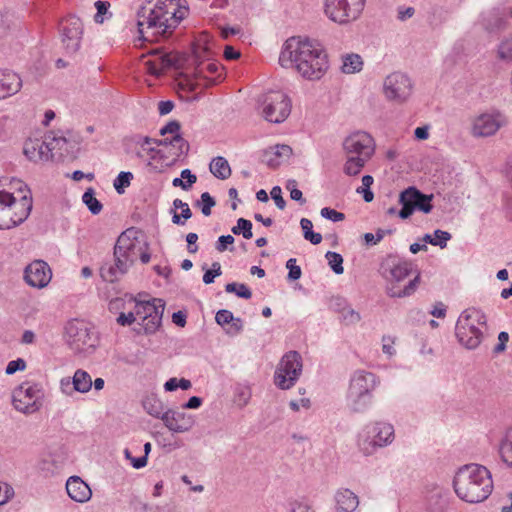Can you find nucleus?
I'll list each match as a JSON object with an SVG mask.
<instances>
[{"mask_svg":"<svg viewBox=\"0 0 512 512\" xmlns=\"http://www.w3.org/2000/svg\"><path fill=\"white\" fill-rule=\"evenodd\" d=\"M282 67H292L305 79L319 80L329 67L323 45L309 38L291 37L286 40L279 56Z\"/></svg>","mask_w":512,"mask_h":512,"instance_id":"nucleus-1","label":"nucleus"},{"mask_svg":"<svg viewBox=\"0 0 512 512\" xmlns=\"http://www.w3.org/2000/svg\"><path fill=\"white\" fill-rule=\"evenodd\" d=\"M453 487L456 495L468 503L486 500L493 490L490 471L480 464H466L455 473Z\"/></svg>","mask_w":512,"mask_h":512,"instance_id":"nucleus-2","label":"nucleus"},{"mask_svg":"<svg viewBox=\"0 0 512 512\" xmlns=\"http://www.w3.org/2000/svg\"><path fill=\"white\" fill-rule=\"evenodd\" d=\"M412 263L397 254H388L380 262L378 272L388 283L387 294L392 298H403L412 295L419 284L420 275L417 274L403 289L397 284L410 275Z\"/></svg>","mask_w":512,"mask_h":512,"instance_id":"nucleus-3","label":"nucleus"},{"mask_svg":"<svg viewBox=\"0 0 512 512\" xmlns=\"http://www.w3.org/2000/svg\"><path fill=\"white\" fill-rule=\"evenodd\" d=\"M163 6L156 5L154 9L149 10L147 18V29H155L154 34L168 37L181 20L188 14L186 0H169V4Z\"/></svg>","mask_w":512,"mask_h":512,"instance_id":"nucleus-4","label":"nucleus"},{"mask_svg":"<svg viewBox=\"0 0 512 512\" xmlns=\"http://www.w3.org/2000/svg\"><path fill=\"white\" fill-rule=\"evenodd\" d=\"M395 438L394 427L384 421L367 424L358 435L357 445L365 456H371L380 448L390 445Z\"/></svg>","mask_w":512,"mask_h":512,"instance_id":"nucleus-5","label":"nucleus"},{"mask_svg":"<svg viewBox=\"0 0 512 512\" xmlns=\"http://www.w3.org/2000/svg\"><path fill=\"white\" fill-rule=\"evenodd\" d=\"M469 320H475L477 325L485 326L486 316L481 310L472 307L464 310L457 320L456 337L465 347L474 349L480 344L483 333L478 326L469 325Z\"/></svg>","mask_w":512,"mask_h":512,"instance_id":"nucleus-6","label":"nucleus"},{"mask_svg":"<svg viewBox=\"0 0 512 512\" xmlns=\"http://www.w3.org/2000/svg\"><path fill=\"white\" fill-rule=\"evenodd\" d=\"M67 344L75 353H91L98 344V339L88 323L72 319L65 326Z\"/></svg>","mask_w":512,"mask_h":512,"instance_id":"nucleus-7","label":"nucleus"},{"mask_svg":"<svg viewBox=\"0 0 512 512\" xmlns=\"http://www.w3.org/2000/svg\"><path fill=\"white\" fill-rule=\"evenodd\" d=\"M365 6V0H326L325 15L333 22L346 25L357 20Z\"/></svg>","mask_w":512,"mask_h":512,"instance_id":"nucleus-8","label":"nucleus"},{"mask_svg":"<svg viewBox=\"0 0 512 512\" xmlns=\"http://www.w3.org/2000/svg\"><path fill=\"white\" fill-rule=\"evenodd\" d=\"M302 373V357L297 351L287 352L278 364L274 383L282 390L290 389L295 385Z\"/></svg>","mask_w":512,"mask_h":512,"instance_id":"nucleus-9","label":"nucleus"},{"mask_svg":"<svg viewBox=\"0 0 512 512\" xmlns=\"http://www.w3.org/2000/svg\"><path fill=\"white\" fill-rule=\"evenodd\" d=\"M165 302L160 298L136 300L134 313L146 334L154 333L161 325Z\"/></svg>","mask_w":512,"mask_h":512,"instance_id":"nucleus-10","label":"nucleus"},{"mask_svg":"<svg viewBox=\"0 0 512 512\" xmlns=\"http://www.w3.org/2000/svg\"><path fill=\"white\" fill-rule=\"evenodd\" d=\"M44 391L40 384L23 383L12 395V403L16 410L24 414L37 412L42 406Z\"/></svg>","mask_w":512,"mask_h":512,"instance_id":"nucleus-11","label":"nucleus"},{"mask_svg":"<svg viewBox=\"0 0 512 512\" xmlns=\"http://www.w3.org/2000/svg\"><path fill=\"white\" fill-rule=\"evenodd\" d=\"M432 199L433 194L427 195L414 186L408 187L399 195V204L402 207L398 212V216L401 219H408L415 210L428 214L433 209Z\"/></svg>","mask_w":512,"mask_h":512,"instance_id":"nucleus-12","label":"nucleus"},{"mask_svg":"<svg viewBox=\"0 0 512 512\" xmlns=\"http://www.w3.org/2000/svg\"><path fill=\"white\" fill-rule=\"evenodd\" d=\"M264 118L271 123H282L291 112V101L281 91L268 93L263 100Z\"/></svg>","mask_w":512,"mask_h":512,"instance_id":"nucleus-13","label":"nucleus"},{"mask_svg":"<svg viewBox=\"0 0 512 512\" xmlns=\"http://www.w3.org/2000/svg\"><path fill=\"white\" fill-rule=\"evenodd\" d=\"M383 90L388 100L401 103L410 97L412 93V83L407 75L394 72L385 78Z\"/></svg>","mask_w":512,"mask_h":512,"instance_id":"nucleus-14","label":"nucleus"},{"mask_svg":"<svg viewBox=\"0 0 512 512\" xmlns=\"http://www.w3.org/2000/svg\"><path fill=\"white\" fill-rule=\"evenodd\" d=\"M136 234L134 228L125 230L118 236L113 249L114 256L123 259L129 267L133 266L140 252Z\"/></svg>","mask_w":512,"mask_h":512,"instance_id":"nucleus-15","label":"nucleus"},{"mask_svg":"<svg viewBox=\"0 0 512 512\" xmlns=\"http://www.w3.org/2000/svg\"><path fill=\"white\" fill-rule=\"evenodd\" d=\"M82 34L83 24L80 18L72 15L61 22V42L68 54H74L79 50Z\"/></svg>","mask_w":512,"mask_h":512,"instance_id":"nucleus-16","label":"nucleus"},{"mask_svg":"<svg viewBox=\"0 0 512 512\" xmlns=\"http://www.w3.org/2000/svg\"><path fill=\"white\" fill-rule=\"evenodd\" d=\"M342 145L346 155L363 158L371 157L374 153L373 139L365 132H356L347 136Z\"/></svg>","mask_w":512,"mask_h":512,"instance_id":"nucleus-17","label":"nucleus"},{"mask_svg":"<svg viewBox=\"0 0 512 512\" xmlns=\"http://www.w3.org/2000/svg\"><path fill=\"white\" fill-rule=\"evenodd\" d=\"M505 124V118L499 112L483 113L473 120L471 133L474 137L494 135Z\"/></svg>","mask_w":512,"mask_h":512,"instance_id":"nucleus-18","label":"nucleus"},{"mask_svg":"<svg viewBox=\"0 0 512 512\" xmlns=\"http://www.w3.org/2000/svg\"><path fill=\"white\" fill-rule=\"evenodd\" d=\"M220 69L221 66L215 62L198 64L193 72V80H188L190 90L193 91L200 86L209 87L216 84L221 77Z\"/></svg>","mask_w":512,"mask_h":512,"instance_id":"nucleus-19","label":"nucleus"},{"mask_svg":"<svg viewBox=\"0 0 512 512\" xmlns=\"http://www.w3.org/2000/svg\"><path fill=\"white\" fill-rule=\"evenodd\" d=\"M51 269L43 260H36L30 263L24 271V278L28 285L36 288H43L51 280Z\"/></svg>","mask_w":512,"mask_h":512,"instance_id":"nucleus-20","label":"nucleus"},{"mask_svg":"<svg viewBox=\"0 0 512 512\" xmlns=\"http://www.w3.org/2000/svg\"><path fill=\"white\" fill-rule=\"evenodd\" d=\"M379 384L380 379L376 374L365 370H356L350 379L348 390L363 394H373V391Z\"/></svg>","mask_w":512,"mask_h":512,"instance_id":"nucleus-21","label":"nucleus"},{"mask_svg":"<svg viewBox=\"0 0 512 512\" xmlns=\"http://www.w3.org/2000/svg\"><path fill=\"white\" fill-rule=\"evenodd\" d=\"M152 58L144 61L146 71L153 76L159 77L162 73L170 68H178V59L171 54L153 51Z\"/></svg>","mask_w":512,"mask_h":512,"instance_id":"nucleus-22","label":"nucleus"},{"mask_svg":"<svg viewBox=\"0 0 512 512\" xmlns=\"http://www.w3.org/2000/svg\"><path fill=\"white\" fill-rule=\"evenodd\" d=\"M18 190L25 192L20 200H15V205L12 206L11 220L14 222L13 228L23 223L29 216L32 210V197L30 190L21 181H18Z\"/></svg>","mask_w":512,"mask_h":512,"instance_id":"nucleus-23","label":"nucleus"},{"mask_svg":"<svg viewBox=\"0 0 512 512\" xmlns=\"http://www.w3.org/2000/svg\"><path fill=\"white\" fill-rule=\"evenodd\" d=\"M163 423L170 431L183 433L192 428L194 420L185 412L168 409L163 417Z\"/></svg>","mask_w":512,"mask_h":512,"instance_id":"nucleus-24","label":"nucleus"},{"mask_svg":"<svg viewBox=\"0 0 512 512\" xmlns=\"http://www.w3.org/2000/svg\"><path fill=\"white\" fill-rule=\"evenodd\" d=\"M123 259L114 256L111 260L105 261L100 267L101 278L109 283H114L123 277L130 269Z\"/></svg>","mask_w":512,"mask_h":512,"instance_id":"nucleus-25","label":"nucleus"},{"mask_svg":"<svg viewBox=\"0 0 512 512\" xmlns=\"http://www.w3.org/2000/svg\"><path fill=\"white\" fill-rule=\"evenodd\" d=\"M66 491L75 502L85 503L91 499L92 491L78 476H71L66 482Z\"/></svg>","mask_w":512,"mask_h":512,"instance_id":"nucleus-26","label":"nucleus"},{"mask_svg":"<svg viewBox=\"0 0 512 512\" xmlns=\"http://www.w3.org/2000/svg\"><path fill=\"white\" fill-rule=\"evenodd\" d=\"M23 153L30 161H48L52 156L46 149V139L28 138L24 142Z\"/></svg>","mask_w":512,"mask_h":512,"instance_id":"nucleus-27","label":"nucleus"},{"mask_svg":"<svg viewBox=\"0 0 512 512\" xmlns=\"http://www.w3.org/2000/svg\"><path fill=\"white\" fill-rule=\"evenodd\" d=\"M336 512H354L358 505V496L349 489H340L335 493Z\"/></svg>","mask_w":512,"mask_h":512,"instance_id":"nucleus-28","label":"nucleus"},{"mask_svg":"<svg viewBox=\"0 0 512 512\" xmlns=\"http://www.w3.org/2000/svg\"><path fill=\"white\" fill-rule=\"evenodd\" d=\"M15 205V197L12 193L0 191V230L13 228L11 220L12 206Z\"/></svg>","mask_w":512,"mask_h":512,"instance_id":"nucleus-29","label":"nucleus"},{"mask_svg":"<svg viewBox=\"0 0 512 512\" xmlns=\"http://www.w3.org/2000/svg\"><path fill=\"white\" fill-rule=\"evenodd\" d=\"M215 321L222 327L230 324L226 333L232 336L239 334L243 330L242 320L240 318H235L233 313L226 309H221L216 313Z\"/></svg>","mask_w":512,"mask_h":512,"instance_id":"nucleus-30","label":"nucleus"},{"mask_svg":"<svg viewBox=\"0 0 512 512\" xmlns=\"http://www.w3.org/2000/svg\"><path fill=\"white\" fill-rule=\"evenodd\" d=\"M346 400L351 412L363 413L372 404L373 394H363L348 390Z\"/></svg>","mask_w":512,"mask_h":512,"instance_id":"nucleus-31","label":"nucleus"},{"mask_svg":"<svg viewBox=\"0 0 512 512\" xmlns=\"http://www.w3.org/2000/svg\"><path fill=\"white\" fill-rule=\"evenodd\" d=\"M21 88V79L12 72H0V99L17 93Z\"/></svg>","mask_w":512,"mask_h":512,"instance_id":"nucleus-32","label":"nucleus"},{"mask_svg":"<svg viewBox=\"0 0 512 512\" xmlns=\"http://www.w3.org/2000/svg\"><path fill=\"white\" fill-rule=\"evenodd\" d=\"M210 172L218 179L225 180L231 176V168L228 161L222 157L217 156L212 159L209 165Z\"/></svg>","mask_w":512,"mask_h":512,"instance_id":"nucleus-33","label":"nucleus"},{"mask_svg":"<svg viewBox=\"0 0 512 512\" xmlns=\"http://www.w3.org/2000/svg\"><path fill=\"white\" fill-rule=\"evenodd\" d=\"M499 454L502 461L512 468V427L509 428L499 444Z\"/></svg>","mask_w":512,"mask_h":512,"instance_id":"nucleus-34","label":"nucleus"},{"mask_svg":"<svg viewBox=\"0 0 512 512\" xmlns=\"http://www.w3.org/2000/svg\"><path fill=\"white\" fill-rule=\"evenodd\" d=\"M347 160L344 164L343 171L348 176H356L358 175L363 167L365 166L366 162L371 157H359V156H350L346 155Z\"/></svg>","mask_w":512,"mask_h":512,"instance_id":"nucleus-35","label":"nucleus"},{"mask_svg":"<svg viewBox=\"0 0 512 512\" xmlns=\"http://www.w3.org/2000/svg\"><path fill=\"white\" fill-rule=\"evenodd\" d=\"M169 146L171 147V156L173 157V160L186 156L190 148L188 141L181 135L171 136Z\"/></svg>","mask_w":512,"mask_h":512,"instance_id":"nucleus-36","label":"nucleus"},{"mask_svg":"<svg viewBox=\"0 0 512 512\" xmlns=\"http://www.w3.org/2000/svg\"><path fill=\"white\" fill-rule=\"evenodd\" d=\"M496 59L504 64H512V36L503 38L497 45Z\"/></svg>","mask_w":512,"mask_h":512,"instance_id":"nucleus-37","label":"nucleus"},{"mask_svg":"<svg viewBox=\"0 0 512 512\" xmlns=\"http://www.w3.org/2000/svg\"><path fill=\"white\" fill-rule=\"evenodd\" d=\"M73 389L80 393H86L91 389V376L84 370L78 369L72 378Z\"/></svg>","mask_w":512,"mask_h":512,"instance_id":"nucleus-38","label":"nucleus"},{"mask_svg":"<svg viewBox=\"0 0 512 512\" xmlns=\"http://www.w3.org/2000/svg\"><path fill=\"white\" fill-rule=\"evenodd\" d=\"M143 407L148 414L163 421V417L167 410L159 399L155 397H147L143 401Z\"/></svg>","mask_w":512,"mask_h":512,"instance_id":"nucleus-39","label":"nucleus"},{"mask_svg":"<svg viewBox=\"0 0 512 512\" xmlns=\"http://www.w3.org/2000/svg\"><path fill=\"white\" fill-rule=\"evenodd\" d=\"M363 61L358 54H347L343 57L342 71L346 74H352L361 71Z\"/></svg>","mask_w":512,"mask_h":512,"instance_id":"nucleus-40","label":"nucleus"},{"mask_svg":"<svg viewBox=\"0 0 512 512\" xmlns=\"http://www.w3.org/2000/svg\"><path fill=\"white\" fill-rule=\"evenodd\" d=\"M82 201L93 215L99 214L103 209L102 203L95 197V191L93 188H88L84 192Z\"/></svg>","mask_w":512,"mask_h":512,"instance_id":"nucleus-41","label":"nucleus"},{"mask_svg":"<svg viewBox=\"0 0 512 512\" xmlns=\"http://www.w3.org/2000/svg\"><path fill=\"white\" fill-rule=\"evenodd\" d=\"M300 226L303 230V236L306 240L310 241L313 245L321 243L322 235L313 231V224L311 220L302 218L300 220Z\"/></svg>","mask_w":512,"mask_h":512,"instance_id":"nucleus-42","label":"nucleus"},{"mask_svg":"<svg viewBox=\"0 0 512 512\" xmlns=\"http://www.w3.org/2000/svg\"><path fill=\"white\" fill-rule=\"evenodd\" d=\"M110 2L98 0L95 2V8L97 10L94 15V21L98 24H102L105 20H108L112 17V12L110 9Z\"/></svg>","mask_w":512,"mask_h":512,"instance_id":"nucleus-43","label":"nucleus"},{"mask_svg":"<svg viewBox=\"0 0 512 512\" xmlns=\"http://www.w3.org/2000/svg\"><path fill=\"white\" fill-rule=\"evenodd\" d=\"M133 174L131 172L121 171L114 179L113 186L118 194H123L125 189L130 186Z\"/></svg>","mask_w":512,"mask_h":512,"instance_id":"nucleus-44","label":"nucleus"},{"mask_svg":"<svg viewBox=\"0 0 512 512\" xmlns=\"http://www.w3.org/2000/svg\"><path fill=\"white\" fill-rule=\"evenodd\" d=\"M231 231L235 235L242 234L245 239H251L253 237L252 223L250 220L244 218H239L237 225L232 227Z\"/></svg>","mask_w":512,"mask_h":512,"instance_id":"nucleus-45","label":"nucleus"},{"mask_svg":"<svg viewBox=\"0 0 512 512\" xmlns=\"http://www.w3.org/2000/svg\"><path fill=\"white\" fill-rule=\"evenodd\" d=\"M46 149L48 151V154L52 156V159L55 157L54 151L55 150H63L64 146L67 144V140L65 137L59 136H46Z\"/></svg>","mask_w":512,"mask_h":512,"instance_id":"nucleus-46","label":"nucleus"},{"mask_svg":"<svg viewBox=\"0 0 512 512\" xmlns=\"http://www.w3.org/2000/svg\"><path fill=\"white\" fill-rule=\"evenodd\" d=\"M328 264L335 274L341 275L344 272L343 257L337 252L328 251L325 255Z\"/></svg>","mask_w":512,"mask_h":512,"instance_id":"nucleus-47","label":"nucleus"},{"mask_svg":"<svg viewBox=\"0 0 512 512\" xmlns=\"http://www.w3.org/2000/svg\"><path fill=\"white\" fill-rule=\"evenodd\" d=\"M225 290L228 293H235L238 297L243 299H250L252 297L251 290L243 283H228L225 286Z\"/></svg>","mask_w":512,"mask_h":512,"instance_id":"nucleus-48","label":"nucleus"},{"mask_svg":"<svg viewBox=\"0 0 512 512\" xmlns=\"http://www.w3.org/2000/svg\"><path fill=\"white\" fill-rule=\"evenodd\" d=\"M428 501L429 503L434 501L436 505L434 512H442L446 506L443 489L436 487L434 490H432L428 497Z\"/></svg>","mask_w":512,"mask_h":512,"instance_id":"nucleus-49","label":"nucleus"},{"mask_svg":"<svg viewBox=\"0 0 512 512\" xmlns=\"http://www.w3.org/2000/svg\"><path fill=\"white\" fill-rule=\"evenodd\" d=\"M292 154V148L285 144H277L265 150V156L274 155L275 157H289Z\"/></svg>","mask_w":512,"mask_h":512,"instance_id":"nucleus-50","label":"nucleus"},{"mask_svg":"<svg viewBox=\"0 0 512 512\" xmlns=\"http://www.w3.org/2000/svg\"><path fill=\"white\" fill-rule=\"evenodd\" d=\"M38 468L47 476L53 474L58 469V464L51 456H47L39 461Z\"/></svg>","mask_w":512,"mask_h":512,"instance_id":"nucleus-51","label":"nucleus"},{"mask_svg":"<svg viewBox=\"0 0 512 512\" xmlns=\"http://www.w3.org/2000/svg\"><path fill=\"white\" fill-rule=\"evenodd\" d=\"M202 204L201 211L203 215L209 216L211 215V209L215 206L216 202L214 198L208 193L204 192L201 194V199L198 201V204Z\"/></svg>","mask_w":512,"mask_h":512,"instance_id":"nucleus-52","label":"nucleus"},{"mask_svg":"<svg viewBox=\"0 0 512 512\" xmlns=\"http://www.w3.org/2000/svg\"><path fill=\"white\" fill-rule=\"evenodd\" d=\"M320 214L323 218L331 220L332 222H340L345 219L344 213L338 212L329 207L322 208Z\"/></svg>","mask_w":512,"mask_h":512,"instance_id":"nucleus-53","label":"nucleus"},{"mask_svg":"<svg viewBox=\"0 0 512 512\" xmlns=\"http://www.w3.org/2000/svg\"><path fill=\"white\" fill-rule=\"evenodd\" d=\"M451 234L447 231H443L437 229L434 231L433 239L435 241V246H439L440 248H445L447 246V241L451 239Z\"/></svg>","mask_w":512,"mask_h":512,"instance_id":"nucleus-54","label":"nucleus"},{"mask_svg":"<svg viewBox=\"0 0 512 512\" xmlns=\"http://www.w3.org/2000/svg\"><path fill=\"white\" fill-rule=\"evenodd\" d=\"M297 182L295 180H289L287 182L286 188L290 190V197L294 201H298L301 204H304L306 200L303 198V194L301 190H299L297 187Z\"/></svg>","mask_w":512,"mask_h":512,"instance_id":"nucleus-55","label":"nucleus"},{"mask_svg":"<svg viewBox=\"0 0 512 512\" xmlns=\"http://www.w3.org/2000/svg\"><path fill=\"white\" fill-rule=\"evenodd\" d=\"M180 129V122L172 120L160 129V135L165 136L166 134H171L172 136H177L180 135Z\"/></svg>","mask_w":512,"mask_h":512,"instance_id":"nucleus-56","label":"nucleus"},{"mask_svg":"<svg viewBox=\"0 0 512 512\" xmlns=\"http://www.w3.org/2000/svg\"><path fill=\"white\" fill-rule=\"evenodd\" d=\"M171 140V138L167 137V138H164V139H154V138H150L148 136H145V137H139V140H137V144H139L141 147H144L145 145H150V144H156L158 146H169V141Z\"/></svg>","mask_w":512,"mask_h":512,"instance_id":"nucleus-57","label":"nucleus"},{"mask_svg":"<svg viewBox=\"0 0 512 512\" xmlns=\"http://www.w3.org/2000/svg\"><path fill=\"white\" fill-rule=\"evenodd\" d=\"M26 367V362L22 358L10 361L6 366V374L12 375L17 371H22Z\"/></svg>","mask_w":512,"mask_h":512,"instance_id":"nucleus-58","label":"nucleus"},{"mask_svg":"<svg viewBox=\"0 0 512 512\" xmlns=\"http://www.w3.org/2000/svg\"><path fill=\"white\" fill-rule=\"evenodd\" d=\"M13 496V488L7 483H0V506L7 503Z\"/></svg>","mask_w":512,"mask_h":512,"instance_id":"nucleus-59","label":"nucleus"},{"mask_svg":"<svg viewBox=\"0 0 512 512\" xmlns=\"http://www.w3.org/2000/svg\"><path fill=\"white\" fill-rule=\"evenodd\" d=\"M173 206L175 209H181V216L184 220H188L192 217V211L189 208V205L181 199H175L173 201Z\"/></svg>","mask_w":512,"mask_h":512,"instance_id":"nucleus-60","label":"nucleus"},{"mask_svg":"<svg viewBox=\"0 0 512 512\" xmlns=\"http://www.w3.org/2000/svg\"><path fill=\"white\" fill-rule=\"evenodd\" d=\"M234 241L235 239L232 235H222L218 238L215 248L219 252H224L226 249H228V245H232Z\"/></svg>","mask_w":512,"mask_h":512,"instance_id":"nucleus-61","label":"nucleus"},{"mask_svg":"<svg viewBox=\"0 0 512 512\" xmlns=\"http://www.w3.org/2000/svg\"><path fill=\"white\" fill-rule=\"evenodd\" d=\"M271 198L274 200L275 205L280 209L283 210L286 206V202L284 198L282 197V191L279 186H274L270 192Z\"/></svg>","mask_w":512,"mask_h":512,"instance_id":"nucleus-62","label":"nucleus"},{"mask_svg":"<svg viewBox=\"0 0 512 512\" xmlns=\"http://www.w3.org/2000/svg\"><path fill=\"white\" fill-rule=\"evenodd\" d=\"M289 512H315V510L306 502L293 501L289 504Z\"/></svg>","mask_w":512,"mask_h":512,"instance_id":"nucleus-63","label":"nucleus"},{"mask_svg":"<svg viewBox=\"0 0 512 512\" xmlns=\"http://www.w3.org/2000/svg\"><path fill=\"white\" fill-rule=\"evenodd\" d=\"M342 317L349 324L357 323L360 321V314L349 307L343 308Z\"/></svg>","mask_w":512,"mask_h":512,"instance_id":"nucleus-64","label":"nucleus"}]
</instances>
